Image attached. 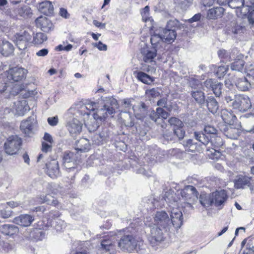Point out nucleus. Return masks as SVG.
<instances>
[{
  "instance_id": "f03ea898",
  "label": "nucleus",
  "mask_w": 254,
  "mask_h": 254,
  "mask_svg": "<svg viewBox=\"0 0 254 254\" xmlns=\"http://www.w3.org/2000/svg\"><path fill=\"white\" fill-rule=\"evenodd\" d=\"M148 227L150 231L148 240L150 245L153 247L159 246L166 239L164 233L167 229L164 223H151Z\"/></svg>"
},
{
  "instance_id": "f257e3e1",
  "label": "nucleus",
  "mask_w": 254,
  "mask_h": 254,
  "mask_svg": "<svg viewBox=\"0 0 254 254\" xmlns=\"http://www.w3.org/2000/svg\"><path fill=\"white\" fill-rule=\"evenodd\" d=\"M105 103L103 107L97 109L95 113H93L94 123L92 127L88 125V129L90 131L96 130L100 126V123L104 121L109 115H112L115 113V109L118 108L117 101L113 97L106 98Z\"/></svg>"
},
{
  "instance_id": "aec40b11",
  "label": "nucleus",
  "mask_w": 254,
  "mask_h": 254,
  "mask_svg": "<svg viewBox=\"0 0 254 254\" xmlns=\"http://www.w3.org/2000/svg\"><path fill=\"white\" fill-rule=\"evenodd\" d=\"M31 13V8L29 6L24 5L15 8L13 10L11 15L14 18H18V17L26 18Z\"/></svg>"
},
{
  "instance_id": "3c124183",
  "label": "nucleus",
  "mask_w": 254,
  "mask_h": 254,
  "mask_svg": "<svg viewBox=\"0 0 254 254\" xmlns=\"http://www.w3.org/2000/svg\"><path fill=\"white\" fill-rule=\"evenodd\" d=\"M222 86L223 84L221 83L218 82L216 81L213 85L211 90L213 91L214 94L216 97H220L221 95Z\"/></svg>"
},
{
  "instance_id": "79ce46f5",
  "label": "nucleus",
  "mask_w": 254,
  "mask_h": 254,
  "mask_svg": "<svg viewBox=\"0 0 254 254\" xmlns=\"http://www.w3.org/2000/svg\"><path fill=\"white\" fill-rule=\"evenodd\" d=\"M33 217L29 214H21L14 218V222H32Z\"/></svg>"
},
{
  "instance_id": "9d476101",
  "label": "nucleus",
  "mask_w": 254,
  "mask_h": 254,
  "mask_svg": "<svg viewBox=\"0 0 254 254\" xmlns=\"http://www.w3.org/2000/svg\"><path fill=\"white\" fill-rule=\"evenodd\" d=\"M213 205L218 209H221L225 205L228 196L226 190H221L212 192Z\"/></svg>"
},
{
  "instance_id": "423d86ee",
  "label": "nucleus",
  "mask_w": 254,
  "mask_h": 254,
  "mask_svg": "<svg viewBox=\"0 0 254 254\" xmlns=\"http://www.w3.org/2000/svg\"><path fill=\"white\" fill-rule=\"evenodd\" d=\"M27 70L22 67H14L3 72V77L9 84L18 83L26 77Z\"/></svg>"
},
{
  "instance_id": "1a4fd4ad",
  "label": "nucleus",
  "mask_w": 254,
  "mask_h": 254,
  "mask_svg": "<svg viewBox=\"0 0 254 254\" xmlns=\"http://www.w3.org/2000/svg\"><path fill=\"white\" fill-rule=\"evenodd\" d=\"M13 42L20 50H25L31 39V35L26 31L16 33L13 36Z\"/></svg>"
},
{
  "instance_id": "f704fd0d",
  "label": "nucleus",
  "mask_w": 254,
  "mask_h": 254,
  "mask_svg": "<svg viewBox=\"0 0 254 254\" xmlns=\"http://www.w3.org/2000/svg\"><path fill=\"white\" fill-rule=\"evenodd\" d=\"M175 206L172 207V210L171 212L170 219L171 220V222H176L177 221H180L183 222V214L180 210L177 208H175Z\"/></svg>"
},
{
  "instance_id": "72a5a7b5",
  "label": "nucleus",
  "mask_w": 254,
  "mask_h": 254,
  "mask_svg": "<svg viewBox=\"0 0 254 254\" xmlns=\"http://www.w3.org/2000/svg\"><path fill=\"white\" fill-rule=\"evenodd\" d=\"M153 218L156 222H168L170 220L168 214L164 210L157 211Z\"/></svg>"
},
{
  "instance_id": "5701e85b",
  "label": "nucleus",
  "mask_w": 254,
  "mask_h": 254,
  "mask_svg": "<svg viewBox=\"0 0 254 254\" xmlns=\"http://www.w3.org/2000/svg\"><path fill=\"white\" fill-rule=\"evenodd\" d=\"M237 49H233L231 52H228L225 50L221 49L218 51V55L219 57L223 60V62H230L236 57L235 54H237Z\"/></svg>"
},
{
  "instance_id": "e433bc0d",
  "label": "nucleus",
  "mask_w": 254,
  "mask_h": 254,
  "mask_svg": "<svg viewBox=\"0 0 254 254\" xmlns=\"http://www.w3.org/2000/svg\"><path fill=\"white\" fill-rule=\"evenodd\" d=\"M150 42L154 49H156L161 46V43L163 42L162 41L160 33H155L152 35L150 38Z\"/></svg>"
},
{
  "instance_id": "39448f33",
  "label": "nucleus",
  "mask_w": 254,
  "mask_h": 254,
  "mask_svg": "<svg viewBox=\"0 0 254 254\" xmlns=\"http://www.w3.org/2000/svg\"><path fill=\"white\" fill-rule=\"evenodd\" d=\"M179 196L175 192L170 189L161 196L159 199H154L152 203L155 208H162L165 206L166 202L170 207L178 206Z\"/></svg>"
},
{
  "instance_id": "de8ad7c7",
  "label": "nucleus",
  "mask_w": 254,
  "mask_h": 254,
  "mask_svg": "<svg viewBox=\"0 0 254 254\" xmlns=\"http://www.w3.org/2000/svg\"><path fill=\"white\" fill-rule=\"evenodd\" d=\"M244 0H229L228 5L231 8L238 10L244 5Z\"/></svg>"
},
{
  "instance_id": "09e8293b",
  "label": "nucleus",
  "mask_w": 254,
  "mask_h": 254,
  "mask_svg": "<svg viewBox=\"0 0 254 254\" xmlns=\"http://www.w3.org/2000/svg\"><path fill=\"white\" fill-rule=\"evenodd\" d=\"M182 27H183L182 24L176 19L170 20L166 25V28L175 30V28L181 29Z\"/></svg>"
},
{
  "instance_id": "a19ab883",
  "label": "nucleus",
  "mask_w": 254,
  "mask_h": 254,
  "mask_svg": "<svg viewBox=\"0 0 254 254\" xmlns=\"http://www.w3.org/2000/svg\"><path fill=\"white\" fill-rule=\"evenodd\" d=\"M245 62L240 59L235 61L231 64V68L233 70H236L242 72L244 68Z\"/></svg>"
},
{
  "instance_id": "e2e57ef3",
  "label": "nucleus",
  "mask_w": 254,
  "mask_h": 254,
  "mask_svg": "<svg viewBox=\"0 0 254 254\" xmlns=\"http://www.w3.org/2000/svg\"><path fill=\"white\" fill-rule=\"evenodd\" d=\"M157 111L158 114V115L162 120V119H166L168 117V113L165 111L162 108L159 107L157 108Z\"/></svg>"
},
{
  "instance_id": "bf43d9fd",
  "label": "nucleus",
  "mask_w": 254,
  "mask_h": 254,
  "mask_svg": "<svg viewBox=\"0 0 254 254\" xmlns=\"http://www.w3.org/2000/svg\"><path fill=\"white\" fill-rule=\"evenodd\" d=\"M145 93L148 96L152 98H155L159 95V92L156 88L147 89L146 90Z\"/></svg>"
},
{
  "instance_id": "052dcab7",
  "label": "nucleus",
  "mask_w": 254,
  "mask_h": 254,
  "mask_svg": "<svg viewBox=\"0 0 254 254\" xmlns=\"http://www.w3.org/2000/svg\"><path fill=\"white\" fill-rule=\"evenodd\" d=\"M215 81H216L212 79H208L203 82V85H202V86L203 87V88L205 87L208 90L212 89Z\"/></svg>"
},
{
  "instance_id": "5fc2aeb1",
  "label": "nucleus",
  "mask_w": 254,
  "mask_h": 254,
  "mask_svg": "<svg viewBox=\"0 0 254 254\" xmlns=\"http://www.w3.org/2000/svg\"><path fill=\"white\" fill-rule=\"evenodd\" d=\"M168 122L171 126H174L173 128L177 127H183V124L179 119L175 117H172L169 120Z\"/></svg>"
},
{
  "instance_id": "c9c22d12",
  "label": "nucleus",
  "mask_w": 254,
  "mask_h": 254,
  "mask_svg": "<svg viewBox=\"0 0 254 254\" xmlns=\"http://www.w3.org/2000/svg\"><path fill=\"white\" fill-rule=\"evenodd\" d=\"M194 135L196 140L199 141L204 145H208L210 141L211 137L203 132H194Z\"/></svg>"
},
{
  "instance_id": "864d4df0",
  "label": "nucleus",
  "mask_w": 254,
  "mask_h": 254,
  "mask_svg": "<svg viewBox=\"0 0 254 254\" xmlns=\"http://www.w3.org/2000/svg\"><path fill=\"white\" fill-rule=\"evenodd\" d=\"M228 70V65L219 66L216 71V74L218 78L224 76Z\"/></svg>"
},
{
  "instance_id": "774afa93",
  "label": "nucleus",
  "mask_w": 254,
  "mask_h": 254,
  "mask_svg": "<svg viewBox=\"0 0 254 254\" xmlns=\"http://www.w3.org/2000/svg\"><path fill=\"white\" fill-rule=\"evenodd\" d=\"M249 21L250 23H253L254 22V7L252 6L251 10L250 11L248 15L247 16Z\"/></svg>"
},
{
  "instance_id": "2eb2a0df",
  "label": "nucleus",
  "mask_w": 254,
  "mask_h": 254,
  "mask_svg": "<svg viewBox=\"0 0 254 254\" xmlns=\"http://www.w3.org/2000/svg\"><path fill=\"white\" fill-rule=\"evenodd\" d=\"M66 127L71 136L75 137L81 131L82 124L74 118L67 123Z\"/></svg>"
},
{
  "instance_id": "ea45409f",
  "label": "nucleus",
  "mask_w": 254,
  "mask_h": 254,
  "mask_svg": "<svg viewBox=\"0 0 254 254\" xmlns=\"http://www.w3.org/2000/svg\"><path fill=\"white\" fill-rule=\"evenodd\" d=\"M252 6H249L245 4L241 7L239 9L236 10V12L238 17L244 18L248 15L249 12L251 10Z\"/></svg>"
},
{
  "instance_id": "a211bd4d",
  "label": "nucleus",
  "mask_w": 254,
  "mask_h": 254,
  "mask_svg": "<svg viewBox=\"0 0 254 254\" xmlns=\"http://www.w3.org/2000/svg\"><path fill=\"white\" fill-rule=\"evenodd\" d=\"M234 125H228L224 127L223 130L224 134L229 138L236 139L239 136L241 131L238 127Z\"/></svg>"
},
{
  "instance_id": "cd10ccee",
  "label": "nucleus",
  "mask_w": 254,
  "mask_h": 254,
  "mask_svg": "<svg viewBox=\"0 0 254 254\" xmlns=\"http://www.w3.org/2000/svg\"><path fill=\"white\" fill-rule=\"evenodd\" d=\"M0 231L5 235L11 236L18 232V228L13 224H4L0 227Z\"/></svg>"
},
{
  "instance_id": "69168bd1",
  "label": "nucleus",
  "mask_w": 254,
  "mask_h": 254,
  "mask_svg": "<svg viewBox=\"0 0 254 254\" xmlns=\"http://www.w3.org/2000/svg\"><path fill=\"white\" fill-rule=\"evenodd\" d=\"M149 7L148 6H146L141 11V15L142 17V19L144 21H146L149 18Z\"/></svg>"
},
{
  "instance_id": "412c9836",
  "label": "nucleus",
  "mask_w": 254,
  "mask_h": 254,
  "mask_svg": "<svg viewBox=\"0 0 254 254\" xmlns=\"http://www.w3.org/2000/svg\"><path fill=\"white\" fill-rule=\"evenodd\" d=\"M221 118L223 121L228 125H234L237 121L236 116L231 111L227 109H223L221 112Z\"/></svg>"
},
{
  "instance_id": "603ef678",
  "label": "nucleus",
  "mask_w": 254,
  "mask_h": 254,
  "mask_svg": "<svg viewBox=\"0 0 254 254\" xmlns=\"http://www.w3.org/2000/svg\"><path fill=\"white\" fill-rule=\"evenodd\" d=\"M174 133L176 138H178L179 140L182 139L185 134V131L183 129L182 127H177L176 128H173Z\"/></svg>"
},
{
  "instance_id": "c85d7f7f",
  "label": "nucleus",
  "mask_w": 254,
  "mask_h": 254,
  "mask_svg": "<svg viewBox=\"0 0 254 254\" xmlns=\"http://www.w3.org/2000/svg\"><path fill=\"white\" fill-rule=\"evenodd\" d=\"M16 114L18 116H23L25 113L29 110V107L25 100L18 101L14 104Z\"/></svg>"
},
{
  "instance_id": "49530a36",
  "label": "nucleus",
  "mask_w": 254,
  "mask_h": 254,
  "mask_svg": "<svg viewBox=\"0 0 254 254\" xmlns=\"http://www.w3.org/2000/svg\"><path fill=\"white\" fill-rule=\"evenodd\" d=\"M175 3L183 10H186L192 3L193 0H174Z\"/></svg>"
},
{
  "instance_id": "7c9ffc66",
  "label": "nucleus",
  "mask_w": 254,
  "mask_h": 254,
  "mask_svg": "<svg viewBox=\"0 0 254 254\" xmlns=\"http://www.w3.org/2000/svg\"><path fill=\"white\" fill-rule=\"evenodd\" d=\"M200 203L204 207H209L213 205L212 195L211 193H201L199 197Z\"/></svg>"
},
{
  "instance_id": "b1692460",
  "label": "nucleus",
  "mask_w": 254,
  "mask_h": 254,
  "mask_svg": "<svg viewBox=\"0 0 254 254\" xmlns=\"http://www.w3.org/2000/svg\"><path fill=\"white\" fill-rule=\"evenodd\" d=\"M224 8L218 6L209 9L207 11V18L209 19H216L222 17L224 12Z\"/></svg>"
},
{
  "instance_id": "4d7b16f0",
  "label": "nucleus",
  "mask_w": 254,
  "mask_h": 254,
  "mask_svg": "<svg viewBox=\"0 0 254 254\" xmlns=\"http://www.w3.org/2000/svg\"><path fill=\"white\" fill-rule=\"evenodd\" d=\"M182 223H164L166 228H168L171 232L177 231L181 228Z\"/></svg>"
},
{
  "instance_id": "bb28decb",
  "label": "nucleus",
  "mask_w": 254,
  "mask_h": 254,
  "mask_svg": "<svg viewBox=\"0 0 254 254\" xmlns=\"http://www.w3.org/2000/svg\"><path fill=\"white\" fill-rule=\"evenodd\" d=\"M38 10L45 15L52 14L54 10V7L52 3L48 0H45L39 3Z\"/></svg>"
},
{
  "instance_id": "f3484780",
  "label": "nucleus",
  "mask_w": 254,
  "mask_h": 254,
  "mask_svg": "<svg viewBox=\"0 0 254 254\" xmlns=\"http://www.w3.org/2000/svg\"><path fill=\"white\" fill-rule=\"evenodd\" d=\"M13 45L7 40L0 38V53L3 56L7 57L14 52Z\"/></svg>"
},
{
  "instance_id": "13d9d810",
  "label": "nucleus",
  "mask_w": 254,
  "mask_h": 254,
  "mask_svg": "<svg viewBox=\"0 0 254 254\" xmlns=\"http://www.w3.org/2000/svg\"><path fill=\"white\" fill-rule=\"evenodd\" d=\"M245 70L247 73L248 76L254 78V63L246 66Z\"/></svg>"
},
{
  "instance_id": "393cba45",
  "label": "nucleus",
  "mask_w": 254,
  "mask_h": 254,
  "mask_svg": "<svg viewBox=\"0 0 254 254\" xmlns=\"http://www.w3.org/2000/svg\"><path fill=\"white\" fill-rule=\"evenodd\" d=\"M157 49L149 48L143 49L141 50V54L143 57V61L145 63H152L154 62L153 59L156 56Z\"/></svg>"
},
{
  "instance_id": "6e6552de",
  "label": "nucleus",
  "mask_w": 254,
  "mask_h": 254,
  "mask_svg": "<svg viewBox=\"0 0 254 254\" xmlns=\"http://www.w3.org/2000/svg\"><path fill=\"white\" fill-rule=\"evenodd\" d=\"M234 101L232 103L234 109L245 112L252 107V103L249 97L245 95L239 94L234 95Z\"/></svg>"
},
{
  "instance_id": "f8f14e48",
  "label": "nucleus",
  "mask_w": 254,
  "mask_h": 254,
  "mask_svg": "<svg viewBox=\"0 0 254 254\" xmlns=\"http://www.w3.org/2000/svg\"><path fill=\"white\" fill-rule=\"evenodd\" d=\"M47 175L53 179L57 178L61 176V172L58 161L52 159L46 163Z\"/></svg>"
},
{
  "instance_id": "9b49d317",
  "label": "nucleus",
  "mask_w": 254,
  "mask_h": 254,
  "mask_svg": "<svg viewBox=\"0 0 254 254\" xmlns=\"http://www.w3.org/2000/svg\"><path fill=\"white\" fill-rule=\"evenodd\" d=\"M181 196L184 198L185 200H189L187 202V206L192 207L190 203L191 200L194 201L197 199V192L196 189L192 186H186L181 192Z\"/></svg>"
},
{
  "instance_id": "2f4dec72",
  "label": "nucleus",
  "mask_w": 254,
  "mask_h": 254,
  "mask_svg": "<svg viewBox=\"0 0 254 254\" xmlns=\"http://www.w3.org/2000/svg\"><path fill=\"white\" fill-rule=\"evenodd\" d=\"M235 84L240 90L243 91L248 90L251 87L250 82L245 77L239 78Z\"/></svg>"
},
{
  "instance_id": "20e7f679",
  "label": "nucleus",
  "mask_w": 254,
  "mask_h": 254,
  "mask_svg": "<svg viewBox=\"0 0 254 254\" xmlns=\"http://www.w3.org/2000/svg\"><path fill=\"white\" fill-rule=\"evenodd\" d=\"M76 153L67 151L63 156V164L67 173L66 177L73 180L78 169L75 167V162L80 160Z\"/></svg>"
},
{
  "instance_id": "7ed1b4c3",
  "label": "nucleus",
  "mask_w": 254,
  "mask_h": 254,
  "mask_svg": "<svg viewBox=\"0 0 254 254\" xmlns=\"http://www.w3.org/2000/svg\"><path fill=\"white\" fill-rule=\"evenodd\" d=\"M119 247L128 252H141L143 248V241L140 237H135L132 234L124 235L118 243Z\"/></svg>"
},
{
  "instance_id": "ddd939ff",
  "label": "nucleus",
  "mask_w": 254,
  "mask_h": 254,
  "mask_svg": "<svg viewBox=\"0 0 254 254\" xmlns=\"http://www.w3.org/2000/svg\"><path fill=\"white\" fill-rule=\"evenodd\" d=\"M159 33L162 41L167 44L173 43L176 38L177 33L173 29L162 28Z\"/></svg>"
},
{
  "instance_id": "0e129e2a",
  "label": "nucleus",
  "mask_w": 254,
  "mask_h": 254,
  "mask_svg": "<svg viewBox=\"0 0 254 254\" xmlns=\"http://www.w3.org/2000/svg\"><path fill=\"white\" fill-rule=\"evenodd\" d=\"M98 107V104L93 102H89L85 104L84 107L87 110L89 111H94Z\"/></svg>"
},
{
  "instance_id": "a18cd8bd",
  "label": "nucleus",
  "mask_w": 254,
  "mask_h": 254,
  "mask_svg": "<svg viewBox=\"0 0 254 254\" xmlns=\"http://www.w3.org/2000/svg\"><path fill=\"white\" fill-rule=\"evenodd\" d=\"M146 114V109L145 105L144 103H142L141 107H139L138 110H134V115L136 118L138 119H142Z\"/></svg>"
},
{
  "instance_id": "c03bdc74",
  "label": "nucleus",
  "mask_w": 254,
  "mask_h": 254,
  "mask_svg": "<svg viewBox=\"0 0 254 254\" xmlns=\"http://www.w3.org/2000/svg\"><path fill=\"white\" fill-rule=\"evenodd\" d=\"M47 39V36L43 33H37L33 36V43L35 44H41Z\"/></svg>"
},
{
  "instance_id": "6e6d98bb",
  "label": "nucleus",
  "mask_w": 254,
  "mask_h": 254,
  "mask_svg": "<svg viewBox=\"0 0 254 254\" xmlns=\"http://www.w3.org/2000/svg\"><path fill=\"white\" fill-rule=\"evenodd\" d=\"M23 87L21 85L19 84L18 83H16L12 87L11 90H9L8 89V92L10 95H12L15 96L17 95L20 91L22 90Z\"/></svg>"
},
{
  "instance_id": "4be33fe9",
  "label": "nucleus",
  "mask_w": 254,
  "mask_h": 254,
  "mask_svg": "<svg viewBox=\"0 0 254 254\" xmlns=\"http://www.w3.org/2000/svg\"><path fill=\"white\" fill-rule=\"evenodd\" d=\"M9 86H10V84L3 77V73L0 70V95L2 94L5 98L9 97V93L8 92Z\"/></svg>"
},
{
  "instance_id": "338daca9",
  "label": "nucleus",
  "mask_w": 254,
  "mask_h": 254,
  "mask_svg": "<svg viewBox=\"0 0 254 254\" xmlns=\"http://www.w3.org/2000/svg\"><path fill=\"white\" fill-rule=\"evenodd\" d=\"M52 144L43 142L42 144V150L43 152L47 153L52 150Z\"/></svg>"
},
{
  "instance_id": "c756f323",
  "label": "nucleus",
  "mask_w": 254,
  "mask_h": 254,
  "mask_svg": "<svg viewBox=\"0 0 254 254\" xmlns=\"http://www.w3.org/2000/svg\"><path fill=\"white\" fill-rule=\"evenodd\" d=\"M251 178L247 176H241L234 182V186L237 189H244L246 186L250 187Z\"/></svg>"
},
{
  "instance_id": "4468645a",
  "label": "nucleus",
  "mask_w": 254,
  "mask_h": 254,
  "mask_svg": "<svg viewBox=\"0 0 254 254\" xmlns=\"http://www.w3.org/2000/svg\"><path fill=\"white\" fill-rule=\"evenodd\" d=\"M36 26L45 32H49L54 29L53 23L46 17L39 16L35 20Z\"/></svg>"
},
{
  "instance_id": "6ab92c4d",
  "label": "nucleus",
  "mask_w": 254,
  "mask_h": 254,
  "mask_svg": "<svg viewBox=\"0 0 254 254\" xmlns=\"http://www.w3.org/2000/svg\"><path fill=\"white\" fill-rule=\"evenodd\" d=\"M90 147L89 141L86 138H81L76 142L75 150L78 154L88 151L90 150Z\"/></svg>"
},
{
  "instance_id": "8fccbe9b",
  "label": "nucleus",
  "mask_w": 254,
  "mask_h": 254,
  "mask_svg": "<svg viewBox=\"0 0 254 254\" xmlns=\"http://www.w3.org/2000/svg\"><path fill=\"white\" fill-rule=\"evenodd\" d=\"M209 142L215 148H219L223 145L222 139L218 136L211 137Z\"/></svg>"
},
{
  "instance_id": "680f3d73",
  "label": "nucleus",
  "mask_w": 254,
  "mask_h": 254,
  "mask_svg": "<svg viewBox=\"0 0 254 254\" xmlns=\"http://www.w3.org/2000/svg\"><path fill=\"white\" fill-rule=\"evenodd\" d=\"M205 133L207 134H215L217 132L216 129L213 126H206L204 128Z\"/></svg>"
},
{
  "instance_id": "a878e982",
  "label": "nucleus",
  "mask_w": 254,
  "mask_h": 254,
  "mask_svg": "<svg viewBox=\"0 0 254 254\" xmlns=\"http://www.w3.org/2000/svg\"><path fill=\"white\" fill-rule=\"evenodd\" d=\"M133 75L139 81L146 84H150L154 80L153 77L143 71H135L133 72Z\"/></svg>"
},
{
  "instance_id": "58836bf2",
  "label": "nucleus",
  "mask_w": 254,
  "mask_h": 254,
  "mask_svg": "<svg viewBox=\"0 0 254 254\" xmlns=\"http://www.w3.org/2000/svg\"><path fill=\"white\" fill-rule=\"evenodd\" d=\"M191 95L195 101L199 104H203L205 102L204 93L201 91H193L191 92Z\"/></svg>"
},
{
  "instance_id": "37998d69",
  "label": "nucleus",
  "mask_w": 254,
  "mask_h": 254,
  "mask_svg": "<svg viewBox=\"0 0 254 254\" xmlns=\"http://www.w3.org/2000/svg\"><path fill=\"white\" fill-rule=\"evenodd\" d=\"M30 236L36 240H41L45 236V232L41 228H35L31 233Z\"/></svg>"
},
{
  "instance_id": "473e14b6",
  "label": "nucleus",
  "mask_w": 254,
  "mask_h": 254,
  "mask_svg": "<svg viewBox=\"0 0 254 254\" xmlns=\"http://www.w3.org/2000/svg\"><path fill=\"white\" fill-rule=\"evenodd\" d=\"M206 102L208 110L213 114L216 113L219 106L216 99L212 96L208 97L206 99Z\"/></svg>"
},
{
  "instance_id": "0eeeda50",
  "label": "nucleus",
  "mask_w": 254,
  "mask_h": 254,
  "mask_svg": "<svg viewBox=\"0 0 254 254\" xmlns=\"http://www.w3.org/2000/svg\"><path fill=\"white\" fill-rule=\"evenodd\" d=\"M22 142L21 138L17 135L9 136L4 143L5 153L10 155L16 154L21 148Z\"/></svg>"
},
{
  "instance_id": "4c0bfd02",
  "label": "nucleus",
  "mask_w": 254,
  "mask_h": 254,
  "mask_svg": "<svg viewBox=\"0 0 254 254\" xmlns=\"http://www.w3.org/2000/svg\"><path fill=\"white\" fill-rule=\"evenodd\" d=\"M100 246V248L101 251H102L107 252L114 250V245H113L112 241L110 239L102 240Z\"/></svg>"
},
{
  "instance_id": "dca6fc26",
  "label": "nucleus",
  "mask_w": 254,
  "mask_h": 254,
  "mask_svg": "<svg viewBox=\"0 0 254 254\" xmlns=\"http://www.w3.org/2000/svg\"><path fill=\"white\" fill-rule=\"evenodd\" d=\"M35 123L34 118L29 117L26 120L21 122L20 129L26 135L30 136L33 133Z\"/></svg>"
}]
</instances>
